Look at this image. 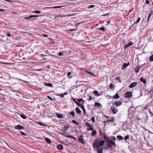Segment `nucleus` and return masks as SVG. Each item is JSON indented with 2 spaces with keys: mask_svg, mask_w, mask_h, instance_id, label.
<instances>
[{
  "mask_svg": "<svg viewBox=\"0 0 153 153\" xmlns=\"http://www.w3.org/2000/svg\"><path fill=\"white\" fill-rule=\"evenodd\" d=\"M105 143L104 140H102L99 141V139L97 138L93 144V148L97 151V153H102L103 149L102 147L101 148L100 146H102Z\"/></svg>",
  "mask_w": 153,
  "mask_h": 153,
  "instance_id": "obj_1",
  "label": "nucleus"
},
{
  "mask_svg": "<svg viewBox=\"0 0 153 153\" xmlns=\"http://www.w3.org/2000/svg\"><path fill=\"white\" fill-rule=\"evenodd\" d=\"M106 143L107 144V147L108 148H112L113 146H114V148H115L116 146L115 143L112 140H110L109 139H108V140H106Z\"/></svg>",
  "mask_w": 153,
  "mask_h": 153,
  "instance_id": "obj_2",
  "label": "nucleus"
},
{
  "mask_svg": "<svg viewBox=\"0 0 153 153\" xmlns=\"http://www.w3.org/2000/svg\"><path fill=\"white\" fill-rule=\"evenodd\" d=\"M132 95V92L130 91L127 92L125 94L124 97L126 98H130Z\"/></svg>",
  "mask_w": 153,
  "mask_h": 153,
  "instance_id": "obj_3",
  "label": "nucleus"
},
{
  "mask_svg": "<svg viewBox=\"0 0 153 153\" xmlns=\"http://www.w3.org/2000/svg\"><path fill=\"white\" fill-rule=\"evenodd\" d=\"M137 85V83L134 82L132 83L129 86V87L130 88H132L136 86Z\"/></svg>",
  "mask_w": 153,
  "mask_h": 153,
  "instance_id": "obj_4",
  "label": "nucleus"
},
{
  "mask_svg": "<svg viewBox=\"0 0 153 153\" xmlns=\"http://www.w3.org/2000/svg\"><path fill=\"white\" fill-rule=\"evenodd\" d=\"M111 111L114 114H115L117 112V108L114 107L113 106H112L111 107Z\"/></svg>",
  "mask_w": 153,
  "mask_h": 153,
  "instance_id": "obj_5",
  "label": "nucleus"
},
{
  "mask_svg": "<svg viewBox=\"0 0 153 153\" xmlns=\"http://www.w3.org/2000/svg\"><path fill=\"white\" fill-rule=\"evenodd\" d=\"M114 103L115 105L116 106H117V107L121 105L122 104V102L120 101L114 102Z\"/></svg>",
  "mask_w": 153,
  "mask_h": 153,
  "instance_id": "obj_6",
  "label": "nucleus"
},
{
  "mask_svg": "<svg viewBox=\"0 0 153 153\" xmlns=\"http://www.w3.org/2000/svg\"><path fill=\"white\" fill-rule=\"evenodd\" d=\"M83 135L80 136L79 138V141L82 143L84 144H85V142L83 141Z\"/></svg>",
  "mask_w": 153,
  "mask_h": 153,
  "instance_id": "obj_7",
  "label": "nucleus"
},
{
  "mask_svg": "<svg viewBox=\"0 0 153 153\" xmlns=\"http://www.w3.org/2000/svg\"><path fill=\"white\" fill-rule=\"evenodd\" d=\"M133 43L132 42H129L128 44H126V45L124 47V48L126 49L127 48H128V47L130 46H131V45H133Z\"/></svg>",
  "mask_w": 153,
  "mask_h": 153,
  "instance_id": "obj_8",
  "label": "nucleus"
},
{
  "mask_svg": "<svg viewBox=\"0 0 153 153\" xmlns=\"http://www.w3.org/2000/svg\"><path fill=\"white\" fill-rule=\"evenodd\" d=\"M107 122H113L114 121V119L113 117H111L109 119L107 120Z\"/></svg>",
  "mask_w": 153,
  "mask_h": 153,
  "instance_id": "obj_9",
  "label": "nucleus"
},
{
  "mask_svg": "<svg viewBox=\"0 0 153 153\" xmlns=\"http://www.w3.org/2000/svg\"><path fill=\"white\" fill-rule=\"evenodd\" d=\"M140 69V66H136L135 69V71L136 73H138Z\"/></svg>",
  "mask_w": 153,
  "mask_h": 153,
  "instance_id": "obj_10",
  "label": "nucleus"
},
{
  "mask_svg": "<svg viewBox=\"0 0 153 153\" xmlns=\"http://www.w3.org/2000/svg\"><path fill=\"white\" fill-rule=\"evenodd\" d=\"M94 106L97 108H99L101 106V105L100 103L96 102L95 103Z\"/></svg>",
  "mask_w": 153,
  "mask_h": 153,
  "instance_id": "obj_11",
  "label": "nucleus"
},
{
  "mask_svg": "<svg viewBox=\"0 0 153 153\" xmlns=\"http://www.w3.org/2000/svg\"><path fill=\"white\" fill-rule=\"evenodd\" d=\"M140 81L143 82L144 84H146V80L145 79H144L143 77H141L140 79Z\"/></svg>",
  "mask_w": 153,
  "mask_h": 153,
  "instance_id": "obj_12",
  "label": "nucleus"
},
{
  "mask_svg": "<svg viewBox=\"0 0 153 153\" xmlns=\"http://www.w3.org/2000/svg\"><path fill=\"white\" fill-rule=\"evenodd\" d=\"M75 110H76V112L78 114H80L81 112V111L80 110L79 108L78 107H77L76 108H75Z\"/></svg>",
  "mask_w": 153,
  "mask_h": 153,
  "instance_id": "obj_13",
  "label": "nucleus"
},
{
  "mask_svg": "<svg viewBox=\"0 0 153 153\" xmlns=\"http://www.w3.org/2000/svg\"><path fill=\"white\" fill-rule=\"evenodd\" d=\"M93 93L96 96H100V94L99 93L98 91H93Z\"/></svg>",
  "mask_w": 153,
  "mask_h": 153,
  "instance_id": "obj_14",
  "label": "nucleus"
},
{
  "mask_svg": "<svg viewBox=\"0 0 153 153\" xmlns=\"http://www.w3.org/2000/svg\"><path fill=\"white\" fill-rule=\"evenodd\" d=\"M64 136L67 137H70L72 138L75 140H76V138L75 137L71 136L70 135H64Z\"/></svg>",
  "mask_w": 153,
  "mask_h": 153,
  "instance_id": "obj_15",
  "label": "nucleus"
},
{
  "mask_svg": "<svg viewBox=\"0 0 153 153\" xmlns=\"http://www.w3.org/2000/svg\"><path fill=\"white\" fill-rule=\"evenodd\" d=\"M57 148L58 149L61 150L63 149V146L62 145L59 144L57 146Z\"/></svg>",
  "mask_w": 153,
  "mask_h": 153,
  "instance_id": "obj_16",
  "label": "nucleus"
},
{
  "mask_svg": "<svg viewBox=\"0 0 153 153\" xmlns=\"http://www.w3.org/2000/svg\"><path fill=\"white\" fill-rule=\"evenodd\" d=\"M119 97L120 96H119L117 93L113 97V98L114 99H118Z\"/></svg>",
  "mask_w": 153,
  "mask_h": 153,
  "instance_id": "obj_17",
  "label": "nucleus"
},
{
  "mask_svg": "<svg viewBox=\"0 0 153 153\" xmlns=\"http://www.w3.org/2000/svg\"><path fill=\"white\" fill-rule=\"evenodd\" d=\"M45 140L47 143L49 144L51 143V140L48 138H46Z\"/></svg>",
  "mask_w": 153,
  "mask_h": 153,
  "instance_id": "obj_18",
  "label": "nucleus"
},
{
  "mask_svg": "<svg viewBox=\"0 0 153 153\" xmlns=\"http://www.w3.org/2000/svg\"><path fill=\"white\" fill-rule=\"evenodd\" d=\"M117 137L118 140H122L123 138V137L120 135H117Z\"/></svg>",
  "mask_w": 153,
  "mask_h": 153,
  "instance_id": "obj_19",
  "label": "nucleus"
},
{
  "mask_svg": "<svg viewBox=\"0 0 153 153\" xmlns=\"http://www.w3.org/2000/svg\"><path fill=\"white\" fill-rule=\"evenodd\" d=\"M45 85L48 87H53L52 84L50 83H45Z\"/></svg>",
  "mask_w": 153,
  "mask_h": 153,
  "instance_id": "obj_20",
  "label": "nucleus"
},
{
  "mask_svg": "<svg viewBox=\"0 0 153 153\" xmlns=\"http://www.w3.org/2000/svg\"><path fill=\"white\" fill-rule=\"evenodd\" d=\"M103 137L105 140H108L109 139L108 137H107L105 133H104L103 134Z\"/></svg>",
  "mask_w": 153,
  "mask_h": 153,
  "instance_id": "obj_21",
  "label": "nucleus"
},
{
  "mask_svg": "<svg viewBox=\"0 0 153 153\" xmlns=\"http://www.w3.org/2000/svg\"><path fill=\"white\" fill-rule=\"evenodd\" d=\"M85 125L88 127H93V126L91 125L90 123H88V122H86L85 123Z\"/></svg>",
  "mask_w": 153,
  "mask_h": 153,
  "instance_id": "obj_22",
  "label": "nucleus"
},
{
  "mask_svg": "<svg viewBox=\"0 0 153 153\" xmlns=\"http://www.w3.org/2000/svg\"><path fill=\"white\" fill-rule=\"evenodd\" d=\"M97 132L95 130H93L92 132L91 133V135L92 136H94L96 134Z\"/></svg>",
  "mask_w": 153,
  "mask_h": 153,
  "instance_id": "obj_23",
  "label": "nucleus"
},
{
  "mask_svg": "<svg viewBox=\"0 0 153 153\" xmlns=\"http://www.w3.org/2000/svg\"><path fill=\"white\" fill-rule=\"evenodd\" d=\"M56 115H57V117L59 118H62V117H63V115H62V114H56Z\"/></svg>",
  "mask_w": 153,
  "mask_h": 153,
  "instance_id": "obj_24",
  "label": "nucleus"
},
{
  "mask_svg": "<svg viewBox=\"0 0 153 153\" xmlns=\"http://www.w3.org/2000/svg\"><path fill=\"white\" fill-rule=\"evenodd\" d=\"M85 72L87 73H88L89 74H90L92 75V76H96V75L95 74H94V73H93L91 72V71H85Z\"/></svg>",
  "mask_w": 153,
  "mask_h": 153,
  "instance_id": "obj_25",
  "label": "nucleus"
},
{
  "mask_svg": "<svg viewBox=\"0 0 153 153\" xmlns=\"http://www.w3.org/2000/svg\"><path fill=\"white\" fill-rule=\"evenodd\" d=\"M128 64H127V63H125L123 64L122 67L123 68H125L127 67L128 65Z\"/></svg>",
  "mask_w": 153,
  "mask_h": 153,
  "instance_id": "obj_26",
  "label": "nucleus"
},
{
  "mask_svg": "<svg viewBox=\"0 0 153 153\" xmlns=\"http://www.w3.org/2000/svg\"><path fill=\"white\" fill-rule=\"evenodd\" d=\"M20 116L21 117L24 119H26L27 118L26 117L24 114H22L20 115Z\"/></svg>",
  "mask_w": 153,
  "mask_h": 153,
  "instance_id": "obj_27",
  "label": "nucleus"
},
{
  "mask_svg": "<svg viewBox=\"0 0 153 153\" xmlns=\"http://www.w3.org/2000/svg\"><path fill=\"white\" fill-rule=\"evenodd\" d=\"M57 17H67V15H63L57 16Z\"/></svg>",
  "mask_w": 153,
  "mask_h": 153,
  "instance_id": "obj_28",
  "label": "nucleus"
},
{
  "mask_svg": "<svg viewBox=\"0 0 153 153\" xmlns=\"http://www.w3.org/2000/svg\"><path fill=\"white\" fill-rule=\"evenodd\" d=\"M110 138L112 140L115 141L116 140V138L114 136H112L110 137Z\"/></svg>",
  "mask_w": 153,
  "mask_h": 153,
  "instance_id": "obj_29",
  "label": "nucleus"
},
{
  "mask_svg": "<svg viewBox=\"0 0 153 153\" xmlns=\"http://www.w3.org/2000/svg\"><path fill=\"white\" fill-rule=\"evenodd\" d=\"M70 114L73 116L74 117H75V112L74 111H71L70 112Z\"/></svg>",
  "mask_w": 153,
  "mask_h": 153,
  "instance_id": "obj_30",
  "label": "nucleus"
},
{
  "mask_svg": "<svg viewBox=\"0 0 153 153\" xmlns=\"http://www.w3.org/2000/svg\"><path fill=\"white\" fill-rule=\"evenodd\" d=\"M149 60L151 62L153 61V54L149 57Z\"/></svg>",
  "mask_w": 153,
  "mask_h": 153,
  "instance_id": "obj_31",
  "label": "nucleus"
},
{
  "mask_svg": "<svg viewBox=\"0 0 153 153\" xmlns=\"http://www.w3.org/2000/svg\"><path fill=\"white\" fill-rule=\"evenodd\" d=\"M77 14V13H74L71 14H67V17H69L71 16H74L75 14Z\"/></svg>",
  "mask_w": 153,
  "mask_h": 153,
  "instance_id": "obj_32",
  "label": "nucleus"
},
{
  "mask_svg": "<svg viewBox=\"0 0 153 153\" xmlns=\"http://www.w3.org/2000/svg\"><path fill=\"white\" fill-rule=\"evenodd\" d=\"M116 80H117L119 82L121 83L122 82V81L120 79V77H116Z\"/></svg>",
  "mask_w": 153,
  "mask_h": 153,
  "instance_id": "obj_33",
  "label": "nucleus"
},
{
  "mask_svg": "<svg viewBox=\"0 0 153 153\" xmlns=\"http://www.w3.org/2000/svg\"><path fill=\"white\" fill-rule=\"evenodd\" d=\"M72 122L74 124H76L77 125H78L79 124V123L78 122H77L75 120H72Z\"/></svg>",
  "mask_w": 153,
  "mask_h": 153,
  "instance_id": "obj_34",
  "label": "nucleus"
},
{
  "mask_svg": "<svg viewBox=\"0 0 153 153\" xmlns=\"http://www.w3.org/2000/svg\"><path fill=\"white\" fill-rule=\"evenodd\" d=\"M77 104H76L77 105H78L79 107H81V108H82V107H83L84 106L81 103H80L79 102H78L77 103Z\"/></svg>",
  "mask_w": 153,
  "mask_h": 153,
  "instance_id": "obj_35",
  "label": "nucleus"
},
{
  "mask_svg": "<svg viewBox=\"0 0 153 153\" xmlns=\"http://www.w3.org/2000/svg\"><path fill=\"white\" fill-rule=\"evenodd\" d=\"M33 12L39 14L41 13V11L39 10H36L35 11H33Z\"/></svg>",
  "mask_w": 153,
  "mask_h": 153,
  "instance_id": "obj_36",
  "label": "nucleus"
},
{
  "mask_svg": "<svg viewBox=\"0 0 153 153\" xmlns=\"http://www.w3.org/2000/svg\"><path fill=\"white\" fill-rule=\"evenodd\" d=\"M140 19H141V18L140 17H138L137 19V22H134V23L137 24V23H138L140 21Z\"/></svg>",
  "mask_w": 153,
  "mask_h": 153,
  "instance_id": "obj_37",
  "label": "nucleus"
},
{
  "mask_svg": "<svg viewBox=\"0 0 153 153\" xmlns=\"http://www.w3.org/2000/svg\"><path fill=\"white\" fill-rule=\"evenodd\" d=\"M94 127L93 126V127H90L89 128H88V129H87V130L88 131H93V130H94Z\"/></svg>",
  "mask_w": 153,
  "mask_h": 153,
  "instance_id": "obj_38",
  "label": "nucleus"
},
{
  "mask_svg": "<svg viewBox=\"0 0 153 153\" xmlns=\"http://www.w3.org/2000/svg\"><path fill=\"white\" fill-rule=\"evenodd\" d=\"M62 7V6H55V7H51V8H61Z\"/></svg>",
  "mask_w": 153,
  "mask_h": 153,
  "instance_id": "obj_39",
  "label": "nucleus"
},
{
  "mask_svg": "<svg viewBox=\"0 0 153 153\" xmlns=\"http://www.w3.org/2000/svg\"><path fill=\"white\" fill-rule=\"evenodd\" d=\"M81 108H82L83 112L85 114L86 113V111H85V109L84 108V106H83V107H82Z\"/></svg>",
  "mask_w": 153,
  "mask_h": 153,
  "instance_id": "obj_40",
  "label": "nucleus"
},
{
  "mask_svg": "<svg viewBox=\"0 0 153 153\" xmlns=\"http://www.w3.org/2000/svg\"><path fill=\"white\" fill-rule=\"evenodd\" d=\"M114 87V85L112 83H111L109 85V87L111 89L113 88Z\"/></svg>",
  "mask_w": 153,
  "mask_h": 153,
  "instance_id": "obj_41",
  "label": "nucleus"
},
{
  "mask_svg": "<svg viewBox=\"0 0 153 153\" xmlns=\"http://www.w3.org/2000/svg\"><path fill=\"white\" fill-rule=\"evenodd\" d=\"M68 126L67 125H65L64 126V128L65 130H66L68 129Z\"/></svg>",
  "mask_w": 153,
  "mask_h": 153,
  "instance_id": "obj_42",
  "label": "nucleus"
},
{
  "mask_svg": "<svg viewBox=\"0 0 153 153\" xmlns=\"http://www.w3.org/2000/svg\"><path fill=\"white\" fill-rule=\"evenodd\" d=\"M57 95L62 98H63L64 97V95H63V94H58Z\"/></svg>",
  "mask_w": 153,
  "mask_h": 153,
  "instance_id": "obj_43",
  "label": "nucleus"
},
{
  "mask_svg": "<svg viewBox=\"0 0 153 153\" xmlns=\"http://www.w3.org/2000/svg\"><path fill=\"white\" fill-rule=\"evenodd\" d=\"M83 100V99L82 98H79V99H78L77 100V102H81Z\"/></svg>",
  "mask_w": 153,
  "mask_h": 153,
  "instance_id": "obj_44",
  "label": "nucleus"
},
{
  "mask_svg": "<svg viewBox=\"0 0 153 153\" xmlns=\"http://www.w3.org/2000/svg\"><path fill=\"white\" fill-rule=\"evenodd\" d=\"M153 14V11L152 10L151 11V12L149 13V17H151V16Z\"/></svg>",
  "mask_w": 153,
  "mask_h": 153,
  "instance_id": "obj_45",
  "label": "nucleus"
},
{
  "mask_svg": "<svg viewBox=\"0 0 153 153\" xmlns=\"http://www.w3.org/2000/svg\"><path fill=\"white\" fill-rule=\"evenodd\" d=\"M129 139V136L128 135L125 136L124 137V140H127Z\"/></svg>",
  "mask_w": 153,
  "mask_h": 153,
  "instance_id": "obj_46",
  "label": "nucleus"
},
{
  "mask_svg": "<svg viewBox=\"0 0 153 153\" xmlns=\"http://www.w3.org/2000/svg\"><path fill=\"white\" fill-rule=\"evenodd\" d=\"M31 16V15H30L29 16V17H25L24 18V19H30L32 17H30V16Z\"/></svg>",
  "mask_w": 153,
  "mask_h": 153,
  "instance_id": "obj_47",
  "label": "nucleus"
},
{
  "mask_svg": "<svg viewBox=\"0 0 153 153\" xmlns=\"http://www.w3.org/2000/svg\"><path fill=\"white\" fill-rule=\"evenodd\" d=\"M99 30H102L104 31H105V29L104 27H102L99 29Z\"/></svg>",
  "mask_w": 153,
  "mask_h": 153,
  "instance_id": "obj_48",
  "label": "nucleus"
},
{
  "mask_svg": "<svg viewBox=\"0 0 153 153\" xmlns=\"http://www.w3.org/2000/svg\"><path fill=\"white\" fill-rule=\"evenodd\" d=\"M72 100L76 104H77V103H78V102L77 101H76V99L75 98H73L72 99Z\"/></svg>",
  "mask_w": 153,
  "mask_h": 153,
  "instance_id": "obj_49",
  "label": "nucleus"
},
{
  "mask_svg": "<svg viewBox=\"0 0 153 153\" xmlns=\"http://www.w3.org/2000/svg\"><path fill=\"white\" fill-rule=\"evenodd\" d=\"M39 17V15H31V16L30 17Z\"/></svg>",
  "mask_w": 153,
  "mask_h": 153,
  "instance_id": "obj_50",
  "label": "nucleus"
},
{
  "mask_svg": "<svg viewBox=\"0 0 153 153\" xmlns=\"http://www.w3.org/2000/svg\"><path fill=\"white\" fill-rule=\"evenodd\" d=\"M91 120H92V122H93V123L95 122V118L94 117H93L91 118Z\"/></svg>",
  "mask_w": 153,
  "mask_h": 153,
  "instance_id": "obj_51",
  "label": "nucleus"
},
{
  "mask_svg": "<svg viewBox=\"0 0 153 153\" xmlns=\"http://www.w3.org/2000/svg\"><path fill=\"white\" fill-rule=\"evenodd\" d=\"M20 133H21L23 135H24V136L26 135V134L23 131H20Z\"/></svg>",
  "mask_w": 153,
  "mask_h": 153,
  "instance_id": "obj_52",
  "label": "nucleus"
},
{
  "mask_svg": "<svg viewBox=\"0 0 153 153\" xmlns=\"http://www.w3.org/2000/svg\"><path fill=\"white\" fill-rule=\"evenodd\" d=\"M133 10V8L131 10H129L128 13V14L127 15H128L130 13H131V11H132V10Z\"/></svg>",
  "mask_w": 153,
  "mask_h": 153,
  "instance_id": "obj_53",
  "label": "nucleus"
},
{
  "mask_svg": "<svg viewBox=\"0 0 153 153\" xmlns=\"http://www.w3.org/2000/svg\"><path fill=\"white\" fill-rule=\"evenodd\" d=\"M48 98L51 100H53V98L49 96H47Z\"/></svg>",
  "mask_w": 153,
  "mask_h": 153,
  "instance_id": "obj_54",
  "label": "nucleus"
},
{
  "mask_svg": "<svg viewBox=\"0 0 153 153\" xmlns=\"http://www.w3.org/2000/svg\"><path fill=\"white\" fill-rule=\"evenodd\" d=\"M8 36L10 37H12L13 36V35H11L9 33H8L7 34V35Z\"/></svg>",
  "mask_w": 153,
  "mask_h": 153,
  "instance_id": "obj_55",
  "label": "nucleus"
},
{
  "mask_svg": "<svg viewBox=\"0 0 153 153\" xmlns=\"http://www.w3.org/2000/svg\"><path fill=\"white\" fill-rule=\"evenodd\" d=\"M81 24V22H79V23H77L76 25V28H77V27H78V25H79V24Z\"/></svg>",
  "mask_w": 153,
  "mask_h": 153,
  "instance_id": "obj_56",
  "label": "nucleus"
},
{
  "mask_svg": "<svg viewBox=\"0 0 153 153\" xmlns=\"http://www.w3.org/2000/svg\"><path fill=\"white\" fill-rule=\"evenodd\" d=\"M88 97L89 98V99H88V100L89 101H90V100H91L92 99V98L91 97V96L89 95Z\"/></svg>",
  "mask_w": 153,
  "mask_h": 153,
  "instance_id": "obj_57",
  "label": "nucleus"
},
{
  "mask_svg": "<svg viewBox=\"0 0 153 153\" xmlns=\"http://www.w3.org/2000/svg\"><path fill=\"white\" fill-rule=\"evenodd\" d=\"M15 128L16 129H19V125H18L17 126H16L15 127Z\"/></svg>",
  "mask_w": 153,
  "mask_h": 153,
  "instance_id": "obj_58",
  "label": "nucleus"
},
{
  "mask_svg": "<svg viewBox=\"0 0 153 153\" xmlns=\"http://www.w3.org/2000/svg\"><path fill=\"white\" fill-rule=\"evenodd\" d=\"M95 6L94 5H91L88 7L89 8H93Z\"/></svg>",
  "mask_w": 153,
  "mask_h": 153,
  "instance_id": "obj_59",
  "label": "nucleus"
},
{
  "mask_svg": "<svg viewBox=\"0 0 153 153\" xmlns=\"http://www.w3.org/2000/svg\"><path fill=\"white\" fill-rule=\"evenodd\" d=\"M146 4H149V1L148 0H146Z\"/></svg>",
  "mask_w": 153,
  "mask_h": 153,
  "instance_id": "obj_60",
  "label": "nucleus"
},
{
  "mask_svg": "<svg viewBox=\"0 0 153 153\" xmlns=\"http://www.w3.org/2000/svg\"><path fill=\"white\" fill-rule=\"evenodd\" d=\"M62 52H59V56H61L62 55Z\"/></svg>",
  "mask_w": 153,
  "mask_h": 153,
  "instance_id": "obj_61",
  "label": "nucleus"
},
{
  "mask_svg": "<svg viewBox=\"0 0 153 153\" xmlns=\"http://www.w3.org/2000/svg\"><path fill=\"white\" fill-rule=\"evenodd\" d=\"M71 74V72H69L67 73V75L68 76H69Z\"/></svg>",
  "mask_w": 153,
  "mask_h": 153,
  "instance_id": "obj_62",
  "label": "nucleus"
},
{
  "mask_svg": "<svg viewBox=\"0 0 153 153\" xmlns=\"http://www.w3.org/2000/svg\"><path fill=\"white\" fill-rule=\"evenodd\" d=\"M24 127L20 125V130L21 129H23Z\"/></svg>",
  "mask_w": 153,
  "mask_h": 153,
  "instance_id": "obj_63",
  "label": "nucleus"
},
{
  "mask_svg": "<svg viewBox=\"0 0 153 153\" xmlns=\"http://www.w3.org/2000/svg\"><path fill=\"white\" fill-rule=\"evenodd\" d=\"M1 63L3 64H5V65H8V64H9V63H7V62H1Z\"/></svg>",
  "mask_w": 153,
  "mask_h": 153,
  "instance_id": "obj_64",
  "label": "nucleus"
}]
</instances>
